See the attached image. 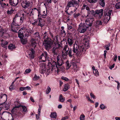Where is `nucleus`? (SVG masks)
Here are the masks:
<instances>
[{"mask_svg":"<svg viewBox=\"0 0 120 120\" xmlns=\"http://www.w3.org/2000/svg\"><path fill=\"white\" fill-rule=\"evenodd\" d=\"M90 37L89 36H85L84 38H82V41L83 43V46H81L80 48L77 44H74L72 51L74 53H75L77 56H80L82 54V53L84 51H86V49L89 47V42ZM62 56L66 57L68 56L70 58L74 57V54L72 52V50L71 49L68 48V49L64 52H62Z\"/></svg>","mask_w":120,"mask_h":120,"instance_id":"f257e3e1","label":"nucleus"},{"mask_svg":"<svg viewBox=\"0 0 120 120\" xmlns=\"http://www.w3.org/2000/svg\"><path fill=\"white\" fill-rule=\"evenodd\" d=\"M39 58L40 62L48 61V64L50 65L52 67V70H54L56 74H59V72L62 70V69L60 68V67L64 63L62 58L60 59V56H59V55L57 56V61H53L52 63H51L52 59L48 56V53L46 52L45 51L43 53H42L39 57Z\"/></svg>","mask_w":120,"mask_h":120,"instance_id":"f03ea898","label":"nucleus"},{"mask_svg":"<svg viewBox=\"0 0 120 120\" xmlns=\"http://www.w3.org/2000/svg\"><path fill=\"white\" fill-rule=\"evenodd\" d=\"M86 10L87 11V15L86 17H88L89 18L86 19L85 22L88 25L89 24L90 26H92L95 17V11L94 10L90 9V8H87Z\"/></svg>","mask_w":120,"mask_h":120,"instance_id":"7ed1b4c3","label":"nucleus"},{"mask_svg":"<svg viewBox=\"0 0 120 120\" xmlns=\"http://www.w3.org/2000/svg\"><path fill=\"white\" fill-rule=\"evenodd\" d=\"M31 46L32 48L27 52L29 57L30 60H32L34 57L35 51L34 49L35 48L36 46L37 43L35 40L33 38L31 40Z\"/></svg>","mask_w":120,"mask_h":120,"instance_id":"20e7f679","label":"nucleus"},{"mask_svg":"<svg viewBox=\"0 0 120 120\" xmlns=\"http://www.w3.org/2000/svg\"><path fill=\"white\" fill-rule=\"evenodd\" d=\"M7 99V96L6 94H2L0 95V103L1 105H3L4 109L6 110H8L9 108V106L10 105V103H8L7 104L5 103Z\"/></svg>","mask_w":120,"mask_h":120,"instance_id":"39448f33","label":"nucleus"},{"mask_svg":"<svg viewBox=\"0 0 120 120\" xmlns=\"http://www.w3.org/2000/svg\"><path fill=\"white\" fill-rule=\"evenodd\" d=\"M91 26H90L89 24L88 25L86 23H81L79 26V31L81 33H84L86 31L87 29L89 30H90Z\"/></svg>","mask_w":120,"mask_h":120,"instance_id":"423d86ee","label":"nucleus"},{"mask_svg":"<svg viewBox=\"0 0 120 120\" xmlns=\"http://www.w3.org/2000/svg\"><path fill=\"white\" fill-rule=\"evenodd\" d=\"M43 41L45 43L44 46L46 49H50L53 44L51 39L48 36L44 39H43Z\"/></svg>","mask_w":120,"mask_h":120,"instance_id":"0eeeda50","label":"nucleus"},{"mask_svg":"<svg viewBox=\"0 0 120 120\" xmlns=\"http://www.w3.org/2000/svg\"><path fill=\"white\" fill-rule=\"evenodd\" d=\"M103 9L95 10V17L97 18H101L103 15Z\"/></svg>","mask_w":120,"mask_h":120,"instance_id":"6e6552de","label":"nucleus"},{"mask_svg":"<svg viewBox=\"0 0 120 120\" xmlns=\"http://www.w3.org/2000/svg\"><path fill=\"white\" fill-rule=\"evenodd\" d=\"M20 107L21 109L22 110V111L24 112H27V108L25 106H23L21 105H19L18 106L15 105V107L13 109V110L15 108H19Z\"/></svg>","mask_w":120,"mask_h":120,"instance_id":"1a4fd4ad","label":"nucleus"},{"mask_svg":"<svg viewBox=\"0 0 120 120\" xmlns=\"http://www.w3.org/2000/svg\"><path fill=\"white\" fill-rule=\"evenodd\" d=\"M30 3L29 1L27 0L23 1L21 3L22 7L24 8H28L30 5Z\"/></svg>","mask_w":120,"mask_h":120,"instance_id":"9d476101","label":"nucleus"},{"mask_svg":"<svg viewBox=\"0 0 120 120\" xmlns=\"http://www.w3.org/2000/svg\"><path fill=\"white\" fill-rule=\"evenodd\" d=\"M58 48L56 46H55L53 47L52 49V53L54 55H57V51Z\"/></svg>","mask_w":120,"mask_h":120,"instance_id":"9b49d317","label":"nucleus"},{"mask_svg":"<svg viewBox=\"0 0 120 120\" xmlns=\"http://www.w3.org/2000/svg\"><path fill=\"white\" fill-rule=\"evenodd\" d=\"M67 42L69 45L70 46H72L74 42L72 38H69L67 39Z\"/></svg>","mask_w":120,"mask_h":120,"instance_id":"f8f14e48","label":"nucleus"},{"mask_svg":"<svg viewBox=\"0 0 120 120\" xmlns=\"http://www.w3.org/2000/svg\"><path fill=\"white\" fill-rule=\"evenodd\" d=\"M24 33H25V37H28L30 36L32 34L31 31L28 29H26Z\"/></svg>","mask_w":120,"mask_h":120,"instance_id":"ddd939ff","label":"nucleus"},{"mask_svg":"<svg viewBox=\"0 0 120 120\" xmlns=\"http://www.w3.org/2000/svg\"><path fill=\"white\" fill-rule=\"evenodd\" d=\"M69 9L68 8H65L64 11L68 15H71L74 12L73 11H69Z\"/></svg>","mask_w":120,"mask_h":120,"instance_id":"4468645a","label":"nucleus"},{"mask_svg":"<svg viewBox=\"0 0 120 120\" xmlns=\"http://www.w3.org/2000/svg\"><path fill=\"white\" fill-rule=\"evenodd\" d=\"M70 88V86L68 84H65L64 86V87L63 90V91H67Z\"/></svg>","mask_w":120,"mask_h":120,"instance_id":"2eb2a0df","label":"nucleus"},{"mask_svg":"<svg viewBox=\"0 0 120 120\" xmlns=\"http://www.w3.org/2000/svg\"><path fill=\"white\" fill-rule=\"evenodd\" d=\"M22 38L20 39L21 42L23 45H25L27 42V39L25 38V39L23 38Z\"/></svg>","mask_w":120,"mask_h":120,"instance_id":"dca6fc26","label":"nucleus"},{"mask_svg":"<svg viewBox=\"0 0 120 120\" xmlns=\"http://www.w3.org/2000/svg\"><path fill=\"white\" fill-rule=\"evenodd\" d=\"M112 10H109L108 12L107 13H106V15H107L108 16H109V19L108 20V21H107V22H108V21L110 19L111 17H110L111 15V13L112 12Z\"/></svg>","mask_w":120,"mask_h":120,"instance_id":"f3484780","label":"nucleus"},{"mask_svg":"<svg viewBox=\"0 0 120 120\" xmlns=\"http://www.w3.org/2000/svg\"><path fill=\"white\" fill-rule=\"evenodd\" d=\"M65 98L62 94H61L59 96V101L61 102H63L65 101Z\"/></svg>","mask_w":120,"mask_h":120,"instance_id":"a211bd4d","label":"nucleus"},{"mask_svg":"<svg viewBox=\"0 0 120 120\" xmlns=\"http://www.w3.org/2000/svg\"><path fill=\"white\" fill-rule=\"evenodd\" d=\"M16 47L15 45L12 44H11L8 46V48L9 49L13 50L15 49Z\"/></svg>","mask_w":120,"mask_h":120,"instance_id":"6ab92c4d","label":"nucleus"},{"mask_svg":"<svg viewBox=\"0 0 120 120\" xmlns=\"http://www.w3.org/2000/svg\"><path fill=\"white\" fill-rule=\"evenodd\" d=\"M105 0H99V2L100 4L102 7H104L105 6V4L104 2Z\"/></svg>","mask_w":120,"mask_h":120,"instance_id":"aec40b11","label":"nucleus"},{"mask_svg":"<svg viewBox=\"0 0 120 120\" xmlns=\"http://www.w3.org/2000/svg\"><path fill=\"white\" fill-rule=\"evenodd\" d=\"M8 44V42L7 41H6L3 43L1 44L2 46L4 48L7 49V45Z\"/></svg>","mask_w":120,"mask_h":120,"instance_id":"412c9836","label":"nucleus"},{"mask_svg":"<svg viewBox=\"0 0 120 120\" xmlns=\"http://www.w3.org/2000/svg\"><path fill=\"white\" fill-rule=\"evenodd\" d=\"M56 116L57 114L56 112H52L50 115V117L52 118H56Z\"/></svg>","mask_w":120,"mask_h":120,"instance_id":"4be33fe9","label":"nucleus"},{"mask_svg":"<svg viewBox=\"0 0 120 120\" xmlns=\"http://www.w3.org/2000/svg\"><path fill=\"white\" fill-rule=\"evenodd\" d=\"M73 5L72 3L71 2V1H70L68 3L67 6L65 8H68L69 9V8H70L71 6L74 7V6Z\"/></svg>","mask_w":120,"mask_h":120,"instance_id":"5701e85b","label":"nucleus"},{"mask_svg":"<svg viewBox=\"0 0 120 120\" xmlns=\"http://www.w3.org/2000/svg\"><path fill=\"white\" fill-rule=\"evenodd\" d=\"M42 21L39 20L38 24L37 25V26H40L42 27L44 26V24L42 22Z\"/></svg>","mask_w":120,"mask_h":120,"instance_id":"b1692460","label":"nucleus"},{"mask_svg":"<svg viewBox=\"0 0 120 120\" xmlns=\"http://www.w3.org/2000/svg\"><path fill=\"white\" fill-rule=\"evenodd\" d=\"M71 2L72 3V4L73 5H74L75 4L76 5V6H79L78 3H77V2L75 0H72L71 1Z\"/></svg>","mask_w":120,"mask_h":120,"instance_id":"393cba45","label":"nucleus"},{"mask_svg":"<svg viewBox=\"0 0 120 120\" xmlns=\"http://www.w3.org/2000/svg\"><path fill=\"white\" fill-rule=\"evenodd\" d=\"M4 34H6L4 32V30L3 29H1V28H0V37H2L4 35Z\"/></svg>","mask_w":120,"mask_h":120,"instance_id":"a878e982","label":"nucleus"},{"mask_svg":"<svg viewBox=\"0 0 120 120\" xmlns=\"http://www.w3.org/2000/svg\"><path fill=\"white\" fill-rule=\"evenodd\" d=\"M14 11V10L12 8L10 10H8L7 12V13L9 15H11L13 13Z\"/></svg>","mask_w":120,"mask_h":120,"instance_id":"bb28decb","label":"nucleus"},{"mask_svg":"<svg viewBox=\"0 0 120 120\" xmlns=\"http://www.w3.org/2000/svg\"><path fill=\"white\" fill-rule=\"evenodd\" d=\"M18 37L20 38H22L24 37V35L23 33H18Z\"/></svg>","mask_w":120,"mask_h":120,"instance_id":"cd10ccee","label":"nucleus"},{"mask_svg":"<svg viewBox=\"0 0 120 120\" xmlns=\"http://www.w3.org/2000/svg\"><path fill=\"white\" fill-rule=\"evenodd\" d=\"M11 25H12V26H19V24L15 22V21H12V22L11 23Z\"/></svg>","mask_w":120,"mask_h":120,"instance_id":"c85d7f7f","label":"nucleus"},{"mask_svg":"<svg viewBox=\"0 0 120 120\" xmlns=\"http://www.w3.org/2000/svg\"><path fill=\"white\" fill-rule=\"evenodd\" d=\"M115 6L116 8L117 9L120 8V2L116 3Z\"/></svg>","mask_w":120,"mask_h":120,"instance_id":"c756f323","label":"nucleus"},{"mask_svg":"<svg viewBox=\"0 0 120 120\" xmlns=\"http://www.w3.org/2000/svg\"><path fill=\"white\" fill-rule=\"evenodd\" d=\"M39 78V76H37L36 74H35L33 79L34 80H38Z\"/></svg>","mask_w":120,"mask_h":120,"instance_id":"7c9ffc66","label":"nucleus"},{"mask_svg":"<svg viewBox=\"0 0 120 120\" xmlns=\"http://www.w3.org/2000/svg\"><path fill=\"white\" fill-rule=\"evenodd\" d=\"M51 90V89L50 88L49 86L47 87V90L46 91V93L47 94H48L50 92Z\"/></svg>","mask_w":120,"mask_h":120,"instance_id":"2f4dec72","label":"nucleus"},{"mask_svg":"<svg viewBox=\"0 0 120 120\" xmlns=\"http://www.w3.org/2000/svg\"><path fill=\"white\" fill-rule=\"evenodd\" d=\"M31 70L30 68L26 69L25 70L24 73V74H28L31 71Z\"/></svg>","mask_w":120,"mask_h":120,"instance_id":"473e14b6","label":"nucleus"},{"mask_svg":"<svg viewBox=\"0 0 120 120\" xmlns=\"http://www.w3.org/2000/svg\"><path fill=\"white\" fill-rule=\"evenodd\" d=\"M87 8H89V7H88L85 4H84L83 5V7H82V10H83L85 9H86V10Z\"/></svg>","mask_w":120,"mask_h":120,"instance_id":"72a5a7b5","label":"nucleus"},{"mask_svg":"<svg viewBox=\"0 0 120 120\" xmlns=\"http://www.w3.org/2000/svg\"><path fill=\"white\" fill-rule=\"evenodd\" d=\"M88 1L90 3H94L96 2L98 0H88Z\"/></svg>","mask_w":120,"mask_h":120,"instance_id":"f704fd0d","label":"nucleus"},{"mask_svg":"<svg viewBox=\"0 0 120 120\" xmlns=\"http://www.w3.org/2000/svg\"><path fill=\"white\" fill-rule=\"evenodd\" d=\"M35 36L36 37H37L38 38H40V37L39 35V33L38 32H36L34 34Z\"/></svg>","mask_w":120,"mask_h":120,"instance_id":"c9c22d12","label":"nucleus"},{"mask_svg":"<svg viewBox=\"0 0 120 120\" xmlns=\"http://www.w3.org/2000/svg\"><path fill=\"white\" fill-rule=\"evenodd\" d=\"M62 79L66 81H68L69 80L66 77L64 76H62L61 78Z\"/></svg>","mask_w":120,"mask_h":120,"instance_id":"e433bc0d","label":"nucleus"},{"mask_svg":"<svg viewBox=\"0 0 120 120\" xmlns=\"http://www.w3.org/2000/svg\"><path fill=\"white\" fill-rule=\"evenodd\" d=\"M85 116L83 114L81 115L80 116V120H84Z\"/></svg>","mask_w":120,"mask_h":120,"instance_id":"4c0bfd02","label":"nucleus"},{"mask_svg":"<svg viewBox=\"0 0 120 120\" xmlns=\"http://www.w3.org/2000/svg\"><path fill=\"white\" fill-rule=\"evenodd\" d=\"M9 88V90L11 91L14 89V86H13L11 85Z\"/></svg>","mask_w":120,"mask_h":120,"instance_id":"58836bf2","label":"nucleus"},{"mask_svg":"<svg viewBox=\"0 0 120 120\" xmlns=\"http://www.w3.org/2000/svg\"><path fill=\"white\" fill-rule=\"evenodd\" d=\"M80 15V14L79 13H78L76 14H75V13H74V18H76L79 16Z\"/></svg>","mask_w":120,"mask_h":120,"instance_id":"ea45409f","label":"nucleus"},{"mask_svg":"<svg viewBox=\"0 0 120 120\" xmlns=\"http://www.w3.org/2000/svg\"><path fill=\"white\" fill-rule=\"evenodd\" d=\"M100 107L101 109H104L105 108V106L103 104L101 105Z\"/></svg>","mask_w":120,"mask_h":120,"instance_id":"a19ab883","label":"nucleus"},{"mask_svg":"<svg viewBox=\"0 0 120 120\" xmlns=\"http://www.w3.org/2000/svg\"><path fill=\"white\" fill-rule=\"evenodd\" d=\"M67 28L68 30H71V29H72V27L71 26L68 25Z\"/></svg>","mask_w":120,"mask_h":120,"instance_id":"79ce46f5","label":"nucleus"},{"mask_svg":"<svg viewBox=\"0 0 120 120\" xmlns=\"http://www.w3.org/2000/svg\"><path fill=\"white\" fill-rule=\"evenodd\" d=\"M24 18V17H23L22 16L20 18V22L22 23L23 22V20Z\"/></svg>","mask_w":120,"mask_h":120,"instance_id":"37998d69","label":"nucleus"},{"mask_svg":"<svg viewBox=\"0 0 120 120\" xmlns=\"http://www.w3.org/2000/svg\"><path fill=\"white\" fill-rule=\"evenodd\" d=\"M11 29L16 30L17 27H15V26H12V25H11Z\"/></svg>","mask_w":120,"mask_h":120,"instance_id":"c03bdc74","label":"nucleus"},{"mask_svg":"<svg viewBox=\"0 0 120 120\" xmlns=\"http://www.w3.org/2000/svg\"><path fill=\"white\" fill-rule=\"evenodd\" d=\"M24 90H30L31 89L30 87L29 86H27L26 87H24Z\"/></svg>","mask_w":120,"mask_h":120,"instance_id":"a18cd8bd","label":"nucleus"},{"mask_svg":"<svg viewBox=\"0 0 120 120\" xmlns=\"http://www.w3.org/2000/svg\"><path fill=\"white\" fill-rule=\"evenodd\" d=\"M97 24L99 25H101L102 24V22L101 21H98L97 22Z\"/></svg>","mask_w":120,"mask_h":120,"instance_id":"49530a36","label":"nucleus"},{"mask_svg":"<svg viewBox=\"0 0 120 120\" xmlns=\"http://www.w3.org/2000/svg\"><path fill=\"white\" fill-rule=\"evenodd\" d=\"M38 22V20H37L35 21V22H34L33 23H32V25L35 26L37 24Z\"/></svg>","mask_w":120,"mask_h":120,"instance_id":"de8ad7c7","label":"nucleus"},{"mask_svg":"<svg viewBox=\"0 0 120 120\" xmlns=\"http://www.w3.org/2000/svg\"><path fill=\"white\" fill-rule=\"evenodd\" d=\"M93 72L94 73V74L95 75V76H98V71L97 72H94V71H93Z\"/></svg>","mask_w":120,"mask_h":120,"instance_id":"09e8293b","label":"nucleus"},{"mask_svg":"<svg viewBox=\"0 0 120 120\" xmlns=\"http://www.w3.org/2000/svg\"><path fill=\"white\" fill-rule=\"evenodd\" d=\"M75 80L76 82L78 84V86L79 87V82L78 80L77 79H75Z\"/></svg>","mask_w":120,"mask_h":120,"instance_id":"8fccbe9b","label":"nucleus"},{"mask_svg":"<svg viewBox=\"0 0 120 120\" xmlns=\"http://www.w3.org/2000/svg\"><path fill=\"white\" fill-rule=\"evenodd\" d=\"M68 116L64 117L62 118L61 120H64L66 119H68Z\"/></svg>","mask_w":120,"mask_h":120,"instance_id":"3c124183","label":"nucleus"},{"mask_svg":"<svg viewBox=\"0 0 120 120\" xmlns=\"http://www.w3.org/2000/svg\"><path fill=\"white\" fill-rule=\"evenodd\" d=\"M90 96L93 98L94 99L95 98V96L92 93H90Z\"/></svg>","mask_w":120,"mask_h":120,"instance_id":"603ef678","label":"nucleus"},{"mask_svg":"<svg viewBox=\"0 0 120 120\" xmlns=\"http://www.w3.org/2000/svg\"><path fill=\"white\" fill-rule=\"evenodd\" d=\"M115 64H114L111 66H110L109 68L111 69H112V68L114 67Z\"/></svg>","mask_w":120,"mask_h":120,"instance_id":"864d4df0","label":"nucleus"},{"mask_svg":"<svg viewBox=\"0 0 120 120\" xmlns=\"http://www.w3.org/2000/svg\"><path fill=\"white\" fill-rule=\"evenodd\" d=\"M47 21L49 22H50L51 20V19L49 17H47Z\"/></svg>","mask_w":120,"mask_h":120,"instance_id":"5fc2aeb1","label":"nucleus"},{"mask_svg":"<svg viewBox=\"0 0 120 120\" xmlns=\"http://www.w3.org/2000/svg\"><path fill=\"white\" fill-rule=\"evenodd\" d=\"M41 17L43 18H45L46 17V15H40Z\"/></svg>","mask_w":120,"mask_h":120,"instance_id":"6e6d98bb","label":"nucleus"},{"mask_svg":"<svg viewBox=\"0 0 120 120\" xmlns=\"http://www.w3.org/2000/svg\"><path fill=\"white\" fill-rule=\"evenodd\" d=\"M6 5V4H5V3H2V4H1V6L3 8H4V7Z\"/></svg>","mask_w":120,"mask_h":120,"instance_id":"4d7b16f0","label":"nucleus"},{"mask_svg":"<svg viewBox=\"0 0 120 120\" xmlns=\"http://www.w3.org/2000/svg\"><path fill=\"white\" fill-rule=\"evenodd\" d=\"M13 2V0H9V3L10 5L12 4Z\"/></svg>","mask_w":120,"mask_h":120,"instance_id":"13d9d810","label":"nucleus"},{"mask_svg":"<svg viewBox=\"0 0 120 120\" xmlns=\"http://www.w3.org/2000/svg\"><path fill=\"white\" fill-rule=\"evenodd\" d=\"M61 33L62 34H64V36L66 35V32L64 31V30H61Z\"/></svg>","mask_w":120,"mask_h":120,"instance_id":"bf43d9fd","label":"nucleus"},{"mask_svg":"<svg viewBox=\"0 0 120 120\" xmlns=\"http://www.w3.org/2000/svg\"><path fill=\"white\" fill-rule=\"evenodd\" d=\"M68 47L67 45H65L64 47L63 50H64L65 51H67V47Z\"/></svg>","mask_w":120,"mask_h":120,"instance_id":"052dcab7","label":"nucleus"},{"mask_svg":"<svg viewBox=\"0 0 120 120\" xmlns=\"http://www.w3.org/2000/svg\"><path fill=\"white\" fill-rule=\"evenodd\" d=\"M117 84V89L119 90V89L120 87V83L119 82V83H118Z\"/></svg>","mask_w":120,"mask_h":120,"instance_id":"680f3d73","label":"nucleus"},{"mask_svg":"<svg viewBox=\"0 0 120 120\" xmlns=\"http://www.w3.org/2000/svg\"><path fill=\"white\" fill-rule=\"evenodd\" d=\"M66 64L67 66L68 67V68H70V65L68 62H66Z\"/></svg>","mask_w":120,"mask_h":120,"instance_id":"e2e57ef3","label":"nucleus"},{"mask_svg":"<svg viewBox=\"0 0 120 120\" xmlns=\"http://www.w3.org/2000/svg\"><path fill=\"white\" fill-rule=\"evenodd\" d=\"M19 90L21 91H23L24 90V87H21L19 88Z\"/></svg>","mask_w":120,"mask_h":120,"instance_id":"0e129e2a","label":"nucleus"},{"mask_svg":"<svg viewBox=\"0 0 120 120\" xmlns=\"http://www.w3.org/2000/svg\"><path fill=\"white\" fill-rule=\"evenodd\" d=\"M30 100L32 102H35V101L33 99V98L32 97H30Z\"/></svg>","mask_w":120,"mask_h":120,"instance_id":"69168bd1","label":"nucleus"},{"mask_svg":"<svg viewBox=\"0 0 120 120\" xmlns=\"http://www.w3.org/2000/svg\"><path fill=\"white\" fill-rule=\"evenodd\" d=\"M43 36V39H44L45 38H46L47 37H48V35H42Z\"/></svg>","mask_w":120,"mask_h":120,"instance_id":"338daca9","label":"nucleus"},{"mask_svg":"<svg viewBox=\"0 0 120 120\" xmlns=\"http://www.w3.org/2000/svg\"><path fill=\"white\" fill-rule=\"evenodd\" d=\"M49 34L50 35V36L52 38L53 37V34L51 33V32L50 31L49 32Z\"/></svg>","mask_w":120,"mask_h":120,"instance_id":"774afa93","label":"nucleus"}]
</instances>
